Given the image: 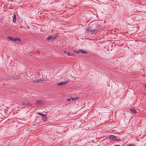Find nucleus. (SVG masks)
<instances>
[{
	"label": "nucleus",
	"instance_id": "nucleus-26",
	"mask_svg": "<svg viewBox=\"0 0 146 146\" xmlns=\"http://www.w3.org/2000/svg\"><path fill=\"white\" fill-rule=\"evenodd\" d=\"M23 28V27H20V28Z\"/></svg>",
	"mask_w": 146,
	"mask_h": 146
},
{
	"label": "nucleus",
	"instance_id": "nucleus-1",
	"mask_svg": "<svg viewBox=\"0 0 146 146\" xmlns=\"http://www.w3.org/2000/svg\"><path fill=\"white\" fill-rule=\"evenodd\" d=\"M74 52L77 54L81 53L82 54H87L88 53V52L87 51L81 49H79L78 50L74 51Z\"/></svg>",
	"mask_w": 146,
	"mask_h": 146
},
{
	"label": "nucleus",
	"instance_id": "nucleus-8",
	"mask_svg": "<svg viewBox=\"0 0 146 146\" xmlns=\"http://www.w3.org/2000/svg\"><path fill=\"white\" fill-rule=\"evenodd\" d=\"M86 31L88 32H91V25L90 24H89L88 27L86 29Z\"/></svg>",
	"mask_w": 146,
	"mask_h": 146
},
{
	"label": "nucleus",
	"instance_id": "nucleus-16",
	"mask_svg": "<svg viewBox=\"0 0 146 146\" xmlns=\"http://www.w3.org/2000/svg\"><path fill=\"white\" fill-rule=\"evenodd\" d=\"M126 146H135L134 144H127Z\"/></svg>",
	"mask_w": 146,
	"mask_h": 146
},
{
	"label": "nucleus",
	"instance_id": "nucleus-10",
	"mask_svg": "<svg viewBox=\"0 0 146 146\" xmlns=\"http://www.w3.org/2000/svg\"><path fill=\"white\" fill-rule=\"evenodd\" d=\"M43 115H42V117H43L44 118L43 121H45L47 120V115L46 114H43Z\"/></svg>",
	"mask_w": 146,
	"mask_h": 146
},
{
	"label": "nucleus",
	"instance_id": "nucleus-15",
	"mask_svg": "<svg viewBox=\"0 0 146 146\" xmlns=\"http://www.w3.org/2000/svg\"><path fill=\"white\" fill-rule=\"evenodd\" d=\"M131 111L134 113H136V110H135V109H131Z\"/></svg>",
	"mask_w": 146,
	"mask_h": 146
},
{
	"label": "nucleus",
	"instance_id": "nucleus-18",
	"mask_svg": "<svg viewBox=\"0 0 146 146\" xmlns=\"http://www.w3.org/2000/svg\"><path fill=\"white\" fill-rule=\"evenodd\" d=\"M70 98L72 101H74L77 99V98H73L72 97H70Z\"/></svg>",
	"mask_w": 146,
	"mask_h": 146
},
{
	"label": "nucleus",
	"instance_id": "nucleus-6",
	"mask_svg": "<svg viewBox=\"0 0 146 146\" xmlns=\"http://www.w3.org/2000/svg\"><path fill=\"white\" fill-rule=\"evenodd\" d=\"M21 38H20L19 36H16L15 38H13V41H21Z\"/></svg>",
	"mask_w": 146,
	"mask_h": 146
},
{
	"label": "nucleus",
	"instance_id": "nucleus-14",
	"mask_svg": "<svg viewBox=\"0 0 146 146\" xmlns=\"http://www.w3.org/2000/svg\"><path fill=\"white\" fill-rule=\"evenodd\" d=\"M8 38L11 40L12 41H13L14 37L12 36H8L7 37Z\"/></svg>",
	"mask_w": 146,
	"mask_h": 146
},
{
	"label": "nucleus",
	"instance_id": "nucleus-4",
	"mask_svg": "<svg viewBox=\"0 0 146 146\" xmlns=\"http://www.w3.org/2000/svg\"><path fill=\"white\" fill-rule=\"evenodd\" d=\"M110 139L111 141L117 140V138L114 135H111L109 136Z\"/></svg>",
	"mask_w": 146,
	"mask_h": 146
},
{
	"label": "nucleus",
	"instance_id": "nucleus-21",
	"mask_svg": "<svg viewBox=\"0 0 146 146\" xmlns=\"http://www.w3.org/2000/svg\"><path fill=\"white\" fill-rule=\"evenodd\" d=\"M58 36V35H55L54 36V38H56Z\"/></svg>",
	"mask_w": 146,
	"mask_h": 146
},
{
	"label": "nucleus",
	"instance_id": "nucleus-9",
	"mask_svg": "<svg viewBox=\"0 0 146 146\" xmlns=\"http://www.w3.org/2000/svg\"><path fill=\"white\" fill-rule=\"evenodd\" d=\"M16 15L15 14H14V15L13 16V22L14 23H16Z\"/></svg>",
	"mask_w": 146,
	"mask_h": 146
},
{
	"label": "nucleus",
	"instance_id": "nucleus-3",
	"mask_svg": "<svg viewBox=\"0 0 146 146\" xmlns=\"http://www.w3.org/2000/svg\"><path fill=\"white\" fill-rule=\"evenodd\" d=\"M69 83L68 81V80H66L63 82H61L59 83H56L57 85H65Z\"/></svg>",
	"mask_w": 146,
	"mask_h": 146
},
{
	"label": "nucleus",
	"instance_id": "nucleus-13",
	"mask_svg": "<svg viewBox=\"0 0 146 146\" xmlns=\"http://www.w3.org/2000/svg\"><path fill=\"white\" fill-rule=\"evenodd\" d=\"M52 38V37L51 36H49L47 37L46 38V40L47 41H49Z\"/></svg>",
	"mask_w": 146,
	"mask_h": 146
},
{
	"label": "nucleus",
	"instance_id": "nucleus-23",
	"mask_svg": "<svg viewBox=\"0 0 146 146\" xmlns=\"http://www.w3.org/2000/svg\"><path fill=\"white\" fill-rule=\"evenodd\" d=\"M64 52L65 54H66V53H67V52L66 51H64Z\"/></svg>",
	"mask_w": 146,
	"mask_h": 146
},
{
	"label": "nucleus",
	"instance_id": "nucleus-25",
	"mask_svg": "<svg viewBox=\"0 0 146 146\" xmlns=\"http://www.w3.org/2000/svg\"><path fill=\"white\" fill-rule=\"evenodd\" d=\"M145 88L146 89V85L145 86Z\"/></svg>",
	"mask_w": 146,
	"mask_h": 146
},
{
	"label": "nucleus",
	"instance_id": "nucleus-17",
	"mask_svg": "<svg viewBox=\"0 0 146 146\" xmlns=\"http://www.w3.org/2000/svg\"><path fill=\"white\" fill-rule=\"evenodd\" d=\"M67 54L68 56H74L73 55L74 54L73 53H71L70 52H68L67 53Z\"/></svg>",
	"mask_w": 146,
	"mask_h": 146
},
{
	"label": "nucleus",
	"instance_id": "nucleus-2",
	"mask_svg": "<svg viewBox=\"0 0 146 146\" xmlns=\"http://www.w3.org/2000/svg\"><path fill=\"white\" fill-rule=\"evenodd\" d=\"M43 78H38L34 80L33 81V83L34 84H37L38 83H42L43 82Z\"/></svg>",
	"mask_w": 146,
	"mask_h": 146
},
{
	"label": "nucleus",
	"instance_id": "nucleus-12",
	"mask_svg": "<svg viewBox=\"0 0 146 146\" xmlns=\"http://www.w3.org/2000/svg\"><path fill=\"white\" fill-rule=\"evenodd\" d=\"M6 78L9 80H12L13 78V77L10 75H9L7 76Z\"/></svg>",
	"mask_w": 146,
	"mask_h": 146
},
{
	"label": "nucleus",
	"instance_id": "nucleus-22",
	"mask_svg": "<svg viewBox=\"0 0 146 146\" xmlns=\"http://www.w3.org/2000/svg\"><path fill=\"white\" fill-rule=\"evenodd\" d=\"M2 19L0 18V23H2Z\"/></svg>",
	"mask_w": 146,
	"mask_h": 146
},
{
	"label": "nucleus",
	"instance_id": "nucleus-5",
	"mask_svg": "<svg viewBox=\"0 0 146 146\" xmlns=\"http://www.w3.org/2000/svg\"><path fill=\"white\" fill-rule=\"evenodd\" d=\"M42 103V100H37L36 101V105L40 106Z\"/></svg>",
	"mask_w": 146,
	"mask_h": 146
},
{
	"label": "nucleus",
	"instance_id": "nucleus-20",
	"mask_svg": "<svg viewBox=\"0 0 146 146\" xmlns=\"http://www.w3.org/2000/svg\"><path fill=\"white\" fill-rule=\"evenodd\" d=\"M71 99L70 98H68L66 99V101L70 102V101H71Z\"/></svg>",
	"mask_w": 146,
	"mask_h": 146
},
{
	"label": "nucleus",
	"instance_id": "nucleus-7",
	"mask_svg": "<svg viewBox=\"0 0 146 146\" xmlns=\"http://www.w3.org/2000/svg\"><path fill=\"white\" fill-rule=\"evenodd\" d=\"M21 104L23 105L26 106H29L32 105L30 103H27L24 102H22L21 103Z\"/></svg>",
	"mask_w": 146,
	"mask_h": 146
},
{
	"label": "nucleus",
	"instance_id": "nucleus-24",
	"mask_svg": "<svg viewBox=\"0 0 146 146\" xmlns=\"http://www.w3.org/2000/svg\"><path fill=\"white\" fill-rule=\"evenodd\" d=\"M115 146H120V145H115Z\"/></svg>",
	"mask_w": 146,
	"mask_h": 146
},
{
	"label": "nucleus",
	"instance_id": "nucleus-11",
	"mask_svg": "<svg viewBox=\"0 0 146 146\" xmlns=\"http://www.w3.org/2000/svg\"><path fill=\"white\" fill-rule=\"evenodd\" d=\"M98 30L96 29L92 30V34H96L98 32Z\"/></svg>",
	"mask_w": 146,
	"mask_h": 146
},
{
	"label": "nucleus",
	"instance_id": "nucleus-19",
	"mask_svg": "<svg viewBox=\"0 0 146 146\" xmlns=\"http://www.w3.org/2000/svg\"><path fill=\"white\" fill-rule=\"evenodd\" d=\"M37 114L42 116L44 115L41 112H38L37 113Z\"/></svg>",
	"mask_w": 146,
	"mask_h": 146
}]
</instances>
